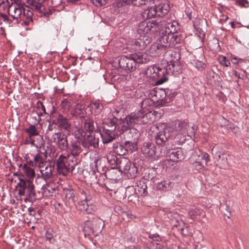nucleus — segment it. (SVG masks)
Listing matches in <instances>:
<instances>
[{
  "label": "nucleus",
  "mask_w": 249,
  "mask_h": 249,
  "mask_svg": "<svg viewBox=\"0 0 249 249\" xmlns=\"http://www.w3.org/2000/svg\"><path fill=\"white\" fill-rule=\"evenodd\" d=\"M149 98L143 100L141 103V109L137 112L131 113L122 122L120 135L123 136V142L126 149L127 154L132 153L138 149L137 140L139 137L138 130L134 127L136 125L153 123L160 118V113L155 110H149L146 107L151 102Z\"/></svg>",
  "instance_id": "nucleus-1"
},
{
  "label": "nucleus",
  "mask_w": 249,
  "mask_h": 249,
  "mask_svg": "<svg viewBox=\"0 0 249 249\" xmlns=\"http://www.w3.org/2000/svg\"><path fill=\"white\" fill-rule=\"evenodd\" d=\"M158 27L160 32V36L161 37H168L167 41L173 44L174 47L182 43V36L178 33L179 26L177 21L166 18H163L160 20L158 19Z\"/></svg>",
  "instance_id": "nucleus-2"
},
{
  "label": "nucleus",
  "mask_w": 249,
  "mask_h": 249,
  "mask_svg": "<svg viewBox=\"0 0 249 249\" xmlns=\"http://www.w3.org/2000/svg\"><path fill=\"white\" fill-rule=\"evenodd\" d=\"M7 10L15 25L20 24L21 26L26 30H30L33 27V12L28 6L24 7L23 6L13 3Z\"/></svg>",
  "instance_id": "nucleus-3"
},
{
  "label": "nucleus",
  "mask_w": 249,
  "mask_h": 249,
  "mask_svg": "<svg viewBox=\"0 0 249 249\" xmlns=\"http://www.w3.org/2000/svg\"><path fill=\"white\" fill-rule=\"evenodd\" d=\"M149 61L146 54L137 52L122 56L119 58L118 64L120 69L128 72L135 71L140 64H145Z\"/></svg>",
  "instance_id": "nucleus-4"
},
{
  "label": "nucleus",
  "mask_w": 249,
  "mask_h": 249,
  "mask_svg": "<svg viewBox=\"0 0 249 249\" xmlns=\"http://www.w3.org/2000/svg\"><path fill=\"white\" fill-rule=\"evenodd\" d=\"M154 72L153 77H158L156 81V84L161 85L167 81L168 78L165 74L177 75L182 71V67L180 64L178 59L176 60H170L167 62V65L164 68L155 67L153 68Z\"/></svg>",
  "instance_id": "nucleus-5"
},
{
  "label": "nucleus",
  "mask_w": 249,
  "mask_h": 249,
  "mask_svg": "<svg viewBox=\"0 0 249 249\" xmlns=\"http://www.w3.org/2000/svg\"><path fill=\"white\" fill-rule=\"evenodd\" d=\"M58 172L63 176H67L72 172L75 166L78 164L77 159H74L68 154H61L56 160Z\"/></svg>",
  "instance_id": "nucleus-6"
},
{
  "label": "nucleus",
  "mask_w": 249,
  "mask_h": 249,
  "mask_svg": "<svg viewBox=\"0 0 249 249\" xmlns=\"http://www.w3.org/2000/svg\"><path fill=\"white\" fill-rule=\"evenodd\" d=\"M18 185L19 187L18 194L26 196L24 198L25 201L33 202L36 199H38V192H35L33 182L30 179H19Z\"/></svg>",
  "instance_id": "nucleus-7"
},
{
  "label": "nucleus",
  "mask_w": 249,
  "mask_h": 249,
  "mask_svg": "<svg viewBox=\"0 0 249 249\" xmlns=\"http://www.w3.org/2000/svg\"><path fill=\"white\" fill-rule=\"evenodd\" d=\"M172 136L167 126L155 134L154 136L155 142L159 148L161 147L160 156L163 157L168 155L167 145L170 139Z\"/></svg>",
  "instance_id": "nucleus-8"
},
{
  "label": "nucleus",
  "mask_w": 249,
  "mask_h": 249,
  "mask_svg": "<svg viewBox=\"0 0 249 249\" xmlns=\"http://www.w3.org/2000/svg\"><path fill=\"white\" fill-rule=\"evenodd\" d=\"M104 226V221L102 219L97 217H94L92 220L85 222L83 231L85 234H92L96 236L102 232Z\"/></svg>",
  "instance_id": "nucleus-9"
},
{
  "label": "nucleus",
  "mask_w": 249,
  "mask_h": 249,
  "mask_svg": "<svg viewBox=\"0 0 249 249\" xmlns=\"http://www.w3.org/2000/svg\"><path fill=\"white\" fill-rule=\"evenodd\" d=\"M168 37H161L160 36L157 43L152 44L149 49V53L152 56H157L166 52L169 49L175 47L173 44L167 41Z\"/></svg>",
  "instance_id": "nucleus-10"
},
{
  "label": "nucleus",
  "mask_w": 249,
  "mask_h": 249,
  "mask_svg": "<svg viewBox=\"0 0 249 249\" xmlns=\"http://www.w3.org/2000/svg\"><path fill=\"white\" fill-rule=\"evenodd\" d=\"M48 139L50 142L54 143L61 152H67L69 150V143L67 137L61 132L54 133L48 135Z\"/></svg>",
  "instance_id": "nucleus-11"
},
{
  "label": "nucleus",
  "mask_w": 249,
  "mask_h": 249,
  "mask_svg": "<svg viewBox=\"0 0 249 249\" xmlns=\"http://www.w3.org/2000/svg\"><path fill=\"white\" fill-rule=\"evenodd\" d=\"M152 39L148 36L141 35L135 39H132L127 44L126 48L135 51L142 50L151 42Z\"/></svg>",
  "instance_id": "nucleus-12"
},
{
  "label": "nucleus",
  "mask_w": 249,
  "mask_h": 249,
  "mask_svg": "<svg viewBox=\"0 0 249 249\" xmlns=\"http://www.w3.org/2000/svg\"><path fill=\"white\" fill-rule=\"evenodd\" d=\"M45 0H26L27 3L31 6L30 9L37 13L40 17L48 18L52 15V12L50 9L46 8L43 5Z\"/></svg>",
  "instance_id": "nucleus-13"
},
{
  "label": "nucleus",
  "mask_w": 249,
  "mask_h": 249,
  "mask_svg": "<svg viewBox=\"0 0 249 249\" xmlns=\"http://www.w3.org/2000/svg\"><path fill=\"white\" fill-rule=\"evenodd\" d=\"M158 19L151 21L144 20L141 22L138 26L137 32L141 35H146L150 32H158Z\"/></svg>",
  "instance_id": "nucleus-14"
},
{
  "label": "nucleus",
  "mask_w": 249,
  "mask_h": 249,
  "mask_svg": "<svg viewBox=\"0 0 249 249\" xmlns=\"http://www.w3.org/2000/svg\"><path fill=\"white\" fill-rule=\"evenodd\" d=\"M47 152L46 150L44 152L38 150L37 153L34 157L33 159L31 160L26 158V162L31 166L42 168L47 163Z\"/></svg>",
  "instance_id": "nucleus-15"
},
{
  "label": "nucleus",
  "mask_w": 249,
  "mask_h": 249,
  "mask_svg": "<svg viewBox=\"0 0 249 249\" xmlns=\"http://www.w3.org/2000/svg\"><path fill=\"white\" fill-rule=\"evenodd\" d=\"M193 156L195 158V162L193 163L194 167L196 171L200 172L204 167L202 162L204 161L207 164L209 161V156L207 153L198 150L195 151Z\"/></svg>",
  "instance_id": "nucleus-16"
},
{
  "label": "nucleus",
  "mask_w": 249,
  "mask_h": 249,
  "mask_svg": "<svg viewBox=\"0 0 249 249\" xmlns=\"http://www.w3.org/2000/svg\"><path fill=\"white\" fill-rule=\"evenodd\" d=\"M167 127L172 134V135L173 136L175 133L179 132L187 133L188 131V128H190V126L185 121L176 120L167 126Z\"/></svg>",
  "instance_id": "nucleus-17"
},
{
  "label": "nucleus",
  "mask_w": 249,
  "mask_h": 249,
  "mask_svg": "<svg viewBox=\"0 0 249 249\" xmlns=\"http://www.w3.org/2000/svg\"><path fill=\"white\" fill-rule=\"evenodd\" d=\"M124 119L120 120L119 121V123H118V120L116 117H114L112 119L108 118L107 119L105 120L103 123V130H105V131H115L116 128L118 129V131L120 132V128L119 127L121 126L122 122L123 121Z\"/></svg>",
  "instance_id": "nucleus-18"
},
{
  "label": "nucleus",
  "mask_w": 249,
  "mask_h": 249,
  "mask_svg": "<svg viewBox=\"0 0 249 249\" xmlns=\"http://www.w3.org/2000/svg\"><path fill=\"white\" fill-rule=\"evenodd\" d=\"M81 142L78 140H72L70 142L69 146V150L67 154L74 159H77V157L82 152L81 147Z\"/></svg>",
  "instance_id": "nucleus-19"
},
{
  "label": "nucleus",
  "mask_w": 249,
  "mask_h": 249,
  "mask_svg": "<svg viewBox=\"0 0 249 249\" xmlns=\"http://www.w3.org/2000/svg\"><path fill=\"white\" fill-rule=\"evenodd\" d=\"M141 151L145 156L152 159L161 157L160 156V153L157 152L154 144L152 142H144L141 147Z\"/></svg>",
  "instance_id": "nucleus-20"
},
{
  "label": "nucleus",
  "mask_w": 249,
  "mask_h": 249,
  "mask_svg": "<svg viewBox=\"0 0 249 249\" xmlns=\"http://www.w3.org/2000/svg\"><path fill=\"white\" fill-rule=\"evenodd\" d=\"M52 123L56 125L61 129L64 130H69L71 127L69 119L60 113L57 114L55 118L52 120Z\"/></svg>",
  "instance_id": "nucleus-21"
},
{
  "label": "nucleus",
  "mask_w": 249,
  "mask_h": 249,
  "mask_svg": "<svg viewBox=\"0 0 249 249\" xmlns=\"http://www.w3.org/2000/svg\"><path fill=\"white\" fill-rule=\"evenodd\" d=\"M99 138L95 137L94 133H90L81 142V144L85 148L89 149L91 147L95 148L99 145Z\"/></svg>",
  "instance_id": "nucleus-22"
},
{
  "label": "nucleus",
  "mask_w": 249,
  "mask_h": 249,
  "mask_svg": "<svg viewBox=\"0 0 249 249\" xmlns=\"http://www.w3.org/2000/svg\"><path fill=\"white\" fill-rule=\"evenodd\" d=\"M167 150L169 160L173 161H179L183 160L185 158L183 149L181 148L178 147L171 150L167 148Z\"/></svg>",
  "instance_id": "nucleus-23"
},
{
  "label": "nucleus",
  "mask_w": 249,
  "mask_h": 249,
  "mask_svg": "<svg viewBox=\"0 0 249 249\" xmlns=\"http://www.w3.org/2000/svg\"><path fill=\"white\" fill-rule=\"evenodd\" d=\"M169 91V89H168L167 91H165V89H158V90H155V89H154L151 91V94L152 96H155L159 97V99L158 100V102L159 105L163 106L168 102L166 96Z\"/></svg>",
  "instance_id": "nucleus-24"
},
{
  "label": "nucleus",
  "mask_w": 249,
  "mask_h": 249,
  "mask_svg": "<svg viewBox=\"0 0 249 249\" xmlns=\"http://www.w3.org/2000/svg\"><path fill=\"white\" fill-rule=\"evenodd\" d=\"M102 141L104 144H107L112 142L115 139L118 134L115 131H105L103 130L100 132Z\"/></svg>",
  "instance_id": "nucleus-25"
},
{
  "label": "nucleus",
  "mask_w": 249,
  "mask_h": 249,
  "mask_svg": "<svg viewBox=\"0 0 249 249\" xmlns=\"http://www.w3.org/2000/svg\"><path fill=\"white\" fill-rule=\"evenodd\" d=\"M119 172L120 171L117 167H111L106 171L105 174H100V178L104 179H105V178L109 179H116L119 177Z\"/></svg>",
  "instance_id": "nucleus-26"
},
{
  "label": "nucleus",
  "mask_w": 249,
  "mask_h": 249,
  "mask_svg": "<svg viewBox=\"0 0 249 249\" xmlns=\"http://www.w3.org/2000/svg\"><path fill=\"white\" fill-rule=\"evenodd\" d=\"M158 17H162L167 14L170 7L168 3L165 2H160L154 6Z\"/></svg>",
  "instance_id": "nucleus-27"
},
{
  "label": "nucleus",
  "mask_w": 249,
  "mask_h": 249,
  "mask_svg": "<svg viewBox=\"0 0 249 249\" xmlns=\"http://www.w3.org/2000/svg\"><path fill=\"white\" fill-rule=\"evenodd\" d=\"M133 164L134 163L131 162L127 158H121L119 161L118 169L120 172L124 174L128 172V170L130 169Z\"/></svg>",
  "instance_id": "nucleus-28"
},
{
  "label": "nucleus",
  "mask_w": 249,
  "mask_h": 249,
  "mask_svg": "<svg viewBox=\"0 0 249 249\" xmlns=\"http://www.w3.org/2000/svg\"><path fill=\"white\" fill-rule=\"evenodd\" d=\"M192 130L191 132L187 133H184V132H179L176 134V136L174 137L175 142L178 144H180L183 143L186 140V134H187L188 136L192 137L195 135V132L194 127H191Z\"/></svg>",
  "instance_id": "nucleus-29"
},
{
  "label": "nucleus",
  "mask_w": 249,
  "mask_h": 249,
  "mask_svg": "<svg viewBox=\"0 0 249 249\" xmlns=\"http://www.w3.org/2000/svg\"><path fill=\"white\" fill-rule=\"evenodd\" d=\"M89 107L91 113L94 115L99 114L104 108L103 105L99 101L91 103Z\"/></svg>",
  "instance_id": "nucleus-30"
},
{
  "label": "nucleus",
  "mask_w": 249,
  "mask_h": 249,
  "mask_svg": "<svg viewBox=\"0 0 249 249\" xmlns=\"http://www.w3.org/2000/svg\"><path fill=\"white\" fill-rule=\"evenodd\" d=\"M147 184L144 180H141L137 183L135 188V192L141 196L145 195L147 194Z\"/></svg>",
  "instance_id": "nucleus-31"
},
{
  "label": "nucleus",
  "mask_w": 249,
  "mask_h": 249,
  "mask_svg": "<svg viewBox=\"0 0 249 249\" xmlns=\"http://www.w3.org/2000/svg\"><path fill=\"white\" fill-rule=\"evenodd\" d=\"M113 150L116 154L124 156L127 154L126 149L125 148L123 142H115L113 145Z\"/></svg>",
  "instance_id": "nucleus-32"
},
{
  "label": "nucleus",
  "mask_w": 249,
  "mask_h": 249,
  "mask_svg": "<svg viewBox=\"0 0 249 249\" xmlns=\"http://www.w3.org/2000/svg\"><path fill=\"white\" fill-rule=\"evenodd\" d=\"M174 183L170 180H164L159 182L157 185V188L158 190L167 191L170 190L174 186Z\"/></svg>",
  "instance_id": "nucleus-33"
},
{
  "label": "nucleus",
  "mask_w": 249,
  "mask_h": 249,
  "mask_svg": "<svg viewBox=\"0 0 249 249\" xmlns=\"http://www.w3.org/2000/svg\"><path fill=\"white\" fill-rule=\"evenodd\" d=\"M80 205L82 207L81 209L87 213H92L96 209V206L94 204L89 203V202H88L86 198L82 201L80 203Z\"/></svg>",
  "instance_id": "nucleus-34"
},
{
  "label": "nucleus",
  "mask_w": 249,
  "mask_h": 249,
  "mask_svg": "<svg viewBox=\"0 0 249 249\" xmlns=\"http://www.w3.org/2000/svg\"><path fill=\"white\" fill-rule=\"evenodd\" d=\"M52 195V188L48 184L43 186L40 191H38V199L42 197H47Z\"/></svg>",
  "instance_id": "nucleus-35"
},
{
  "label": "nucleus",
  "mask_w": 249,
  "mask_h": 249,
  "mask_svg": "<svg viewBox=\"0 0 249 249\" xmlns=\"http://www.w3.org/2000/svg\"><path fill=\"white\" fill-rule=\"evenodd\" d=\"M217 155L218 158V159H217V161L220 168L222 169L228 168L229 164L227 160V155L220 152L217 153Z\"/></svg>",
  "instance_id": "nucleus-36"
},
{
  "label": "nucleus",
  "mask_w": 249,
  "mask_h": 249,
  "mask_svg": "<svg viewBox=\"0 0 249 249\" xmlns=\"http://www.w3.org/2000/svg\"><path fill=\"white\" fill-rule=\"evenodd\" d=\"M33 111L36 112L39 118L45 114H47L45 106L40 101L36 102L34 107Z\"/></svg>",
  "instance_id": "nucleus-37"
},
{
  "label": "nucleus",
  "mask_w": 249,
  "mask_h": 249,
  "mask_svg": "<svg viewBox=\"0 0 249 249\" xmlns=\"http://www.w3.org/2000/svg\"><path fill=\"white\" fill-rule=\"evenodd\" d=\"M107 158L108 163L113 166L112 167H117L119 169L120 159H118L116 155L113 153H109L107 156Z\"/></svg>",
  "instance_id": "nucleus-38"
},
{
  "label": "nucleus",
  "mask_w": 249,
  "mask_h": 249,
  "mask_svg": "<svg viewBox=\"0 0 249 249\" xmlns=\"http://www.w3.org/2000/svg\"><path fill=\"white\" fill-rule=\"evenodd\" d=\"M42 168H41L40 172L43 178L46 180L50 178L53 175V167L48 164L44 169Z\"/></svg>",
  "instance_id": "nucleus-39"
},
{
  "label": "nucleus",
  "mask_w": 249,
  "mask_h": 249,
  "mask_svg": "<svg viewBox=\"0 0 249 249\" xmlns=\"http://www.w3.org/2000/svg\"><path fill=\"white\" fill-rule=\"evenodd\" d=\"M143 18H151L153 17L157 16L156 11L154 7H148L145 9L142 13Z\"/></svg>",
  "instance_id": "nucleus-40"
},
{
  "label": "nucleus",
  "mask_w": 249,
  "mask_h": 249,
  "mask_svg": "<svg viewBox=\"0 0 249 249\" xmlns=\"http://www.w3.org/2000/svg\"><path fill=\"white\" fill-rule=\"evenodd\" d=\"M84 127L86 131L90 133H93V131L94 129V122L93 120L87 118L84 120Z\"/></svg>",
  "instance_id": "nucleus-41"
},
{
  "label": "nucleus",
  "mask_w": 249,
  "mask_h": 249,
  "mask_svg": "<svg viewBox=\"0 0 249 249\" xmlns=\"http://www.w3.org/2000/svg\"><path fill=\"white\" fill-rule=\"evenodd\" d=\"M29 164L27 163L24 164L22 168L23 170L27 176L29 178H33L35 175V172L34 170L31 167V166H28Z\"/></svg>",
  "instance_id": "nucleus-42"
},
{
  "label": "nucleus",
  "mask_w": 249,
  "mask_h": 249,
  "mask_svg": "<svg viewBox=\"0 0 249 249\" xmlns=\"http://www.w3.org/2000/svg\"><path fill=\"white\" fill-rule=\"evenodd\" d=\"M191 64L198 71H203L206 68V65L203 62L198 60H192Z\"/></svg>",
  "instance_id": "nucleus-43"
},
{
  "label": "nucleus",
  "mask_w": 249,
  "mask_h": 249,
  "mask_svg": "<svg viewBox=\"0 0 249 249\" xmlns=\"http://www.w3.org/2000/svg\"><path fill=\"white\" fill-rule=\"evenodd\" d=\"M15 2L16 0H0V10H7L11 4Z\"/></svg>",
  "instance_id": "nucleus-44"
},
{
  "label": "nucleus",
  "mask_w": 249,
  "mask_h": 249,
  "mask_svg": "<svg viewBox=\"0 0 249 249\" xmlns=\"http://www.w3.org/2000/svg\"><path fill=\"white\" fill-rule=\"evenodd\" d=\"M128 172H126L124 174H126L127 177L129 178H133L137 175L138 169L134 163L131 167L130 169L128 170Z\"/></svg>",
  "instance_id": "nucleus-45"
},
{
  "label": "nucleus",
  "mask_w": 249,
  "mask_h": 249,
  "mask_svg": "<svg viewBox=\"0 0 249 249\" xmlns=\"http://www.w3.org/2000/svg\"><path fill=\"white\" fill-rule=\"evenodd\" d=\"M25 132L30 137L36 136L39 135V132L35 125H31L28 128H26Z\"/></svg>",
  "instance_id": "nucleus-46"
},
{
  "label": "nucleus",
  "mask_w": 249,
  "mask_h": 249,
  "mask_svg": "<svg viewBox=\"0 0 249 249\" xmlns=\"http://www.w3.org/2000/svg\"><path fill=\"white\" fill-rule=\"evenodd\" d=\"M154 0H134L131 4L136 6L149 5L151 2L154 3Z\"/></svg>",
  "instance_id": "nucleus-47"
},
{
  "label": "nucleus",
  "mask_w": 249,
  "mask_h": 249,
  "mask_svg": "<svg viewBox=\"0 0 249 249\" xmlns=\"http://www.w3.org/2000/svg\"><path fill=\"white\" fill-rule=\"evenodd\" d=\"M201 212V210L196 208H192L189 212V215L191 218L194 219L196 216L199 215Z\"/></svg>",
  "instance_id": "nucleus-48"
},
{
  "label": "nucleus",
  "mask_w": 249,
  "mask_h": 249,
  "mask_svg": "<svg viewBox=\"0 0 249 249\" xmlns=\"http://www.w3.org/2000/svg\"><path fill=\"white\" fill-rule=\"evenodd\" d=\"M72 105L71 101L70 99H65L61 102V106L65 109H69Z\"/></svg>",
  "instance_id": "nucleus-49"
},
{
  "label": "nucleus",
  "mask_w": 249,
  "mask_h": 249,
  "mask_svg": "<svg viewBox=\"0 0 249 249\" xmlns=\"http://www.w3.org/2000/svg\"><path fill=\"white\" fill-rule=\"evenodd\" d=\"M0 17H1L3 21L9 24V26H13L15 25V23L13 22L12 18H10L8 17L7 15L4 14H1Z\"/></svg>",
  "instance_id": "nucleus-50"
},
{
  "label": "nucleus",
  "mask_w": 249,
  "mask_h": 249,
  "mask_svg": "<svg viewBox=\"0 0 249 249\" xmlns=\"http://www.w3.org/2000/svg\"><path fill=\"white\" fill-rule=\"evenodd\" d=\"M219 61L220 64L225 67L229 66L231 64L229 60L224 56H220L219 57Z\"/></svg>",
  "instance_id": "nucleus-51"
},
{
  "label": "nucleus",
  "mask_w": 249,
  "mask_h": 249,
  "mask_svg": "<svg viewBox=\"0 0 249 249\" xmlns=\"http://www.w3.org/2000/svg\"><path fill=\"white\" fill-rule=\"evenodd\" d=\"M134 0H117L116 4L118 7L123 6L124 4H131Z\"/></svg>",
  "instance_id": "nucleus-52"
},
{
  "label": "nucleus",
  "mask_w": 249,
  "mask_h": 249,
  "mask_svg": "<svg viewBox=\"0 0 249 249\" xmlns=\"http://www.w3.org/2000/svg\"><path fill=\"white\" fill-rule=\"evenodd\" d=\"M95 6L100 7L107 3V0H90Z\"/></svg>",
  "instance_id": "nucleus-53"
},
{
  "label": "nucleus",
  "mask_w": 249,
  "mask_h": 249,
  "mask_svg": "<svg viewBox=\"0 0 249 249\" xmlns=\"http://www.w3.org/2000/svg\"><path fill=\"white\" fill-rule=\"evenodd\" d=\"M237 5L243 7H248L249 2L248 0H235Z\"/></svg>",
  "instance_id": "nucleus-54"
},
{
  "label": "nucleus",
  "mask_w": 249,
  "mask_h": 249,
  "mask_svg": "<svg viewBox=\"0 0 249 249\" xmlns=\"http://www.w3.org/2000/svg\"><path fill=\"white\" fill-rule=\"evenodd\" d=\"M75 113L79 115V117L84 118L86 114V111L81 107L75 108Z\"/></svg>",
  "instance_id": "nucleus-55"
},
{
  "label": "nucleus",
  "mask_w": 249,
  "mask_h": 249,
  "mask_svg": "<svg viewBox=\"0 0 249 249\" xmlns=\"http://www.w3.org/2000/svg\"><path fill=\"white\" fill-rule=\"evenodd\" d=\"M148 237L154 241L160 242L162 240L161 237L158 234H149Z\"/></svg>",
  "instance_id": "nucleus-56"
},
{
  "label": "nucleus",
  "mask_w": 249,
  "mask_h": 249,
  "mask_svg": "<svg viewBox=\"0 0 249 249\" xmlns=\"http://www.w3.org/2000/svg\"><path fill=\"white\" fill-rule=\"evenodd\" d=\"M74 195L75 192L73 190H68L66 191V196L70 199H71L73 203H74L73 196H74Z\"/></svg>",
  "instance_id": "nucleus-57"
},
{
  "label": "nucleus",
  "mask_w": 249,
  "mask_h": 249,
  "mask_svg": "<svg viewBox=\"0 0 249 249\" xmlns=\"http://www.w3.org/2000/svg\"><path fill=\"white\" fill-rule=\"evenodd\" d=\"M192 9L189 7H187L186 8L185 13L186 15L187 16V17L189 18L190 20L192 19L193 18V15H192Z\"/></svg>",
  "instance_id": "nucleus-58"
},
{
  "label": "nucleus",
  "mask_w": 249,
  "mask_h": 249,
  "mask_svg": "<svg viewBox=\"0 0 249 249\" xmlns=\"http://www.w3.org/2000/svg\"><path fill=\"white\" fill-rule=\"evenodd\" d=\"M177 95V93L175 92H171L169 90L168 93L167 94L166 98H167L168 102H169Z\"/></svg>",
  "instance_id": "nucleus-59"
},
{
  "label": "nucleus",
  "mask_w": 249,
  "mask_h": 249,
  "mask_svg": "<svg viewBox=\"0 0 249 249\" xmlns=\"http://www.w3.org/2000/svg\"><path fill=\"white\" fill-rule=\"evenodd\" d=\"M215 73L212 70H209L207 71V78L208 79H214Z\"/></svg>",
  "instance_id": "nucleus-60"
},
{
  "label": "nucleus",
  "mask_w": 249,
  "mask_h": 249,
  "mask_svg": "<svg viewBox=\"0 0 249 249\" xmlns=\"http://www.w3.org/2000/svg\"><path fill=\"white\" fill-rule=\"evenodd\" d=\"M54 206H55V209L59 212H62L63 211H64V209L63 208V207H62V204L59 202H55V203L54 204Z\"/></svg>",
  "instance_id": "nucleus-61"
},
{
  "label": "nucleus",
  "mask_w": 249,
  "mask_h": 249,
  "mask_svg": "<svg viewBox=\"0 0 249 249\" xmlns=\"http://www.w3.org/2000/svg\"><path fill=\"white\" fill-rule=\"evenodd\" d=\"M45 236V238L47 240H48L50 243L52 242V240H53V233L51 231H47L46 232Z\"/></svg>",
  "instance_id": "nucleus-62"
},
{
  "label": "nucleus",
  "mask_w": 249,
  "mask_h": 249,
  "mask_svg": "<svg viewBox=\"0 0 249 249\" xmlns=\"http://www.w3.org/2000/svg\"><path fill=\"white\" fill-rule=\"evenodd\" d=\"M101 162V159L98 158H96L94 160V163L95 167L96 169H97V170H98V171L99 170V169L100 168Z\"/></svg>",
  "instance_id": "nucleus-63"
},
{
  "label": "nucleus",
  "mask_w": 249,
  "mask_h": 249,
  "mask_svg": "<svg viewBox=\"0 0 249 249\" xmlns=\"http://www.w3.org/2000/svg\"><path fill=\"white\" fill-rule=\"evenodd\" d=\"M57 114H59V113L55 112V108L53 106L52 109L50 112L51 117L53 119H54L57 116Z\"/></svg>",
  "instance_id": "nucleus-64"
}]
</instances>
